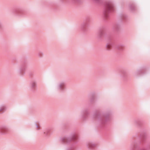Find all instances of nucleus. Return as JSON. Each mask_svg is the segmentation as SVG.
Here are the masks:
<instances>
[{"instance_id": "obj_1", "label": "nucleus", "mask_w": 150, "mask_h": 150, "mask_svg": "<svg viewBox=\"0 0 150 150\" xmlns=\"http://www.w3.org/2000/svg\"><path fill=\"white\" fill-rule=\"evenodd\" d=\"M106 48L107 50H110L111 48V45L110 44H107L106 46Z\"/></svg>"}, {"instance_id": "obj_2", "label": "nucleus", "mask_w": 150, "mask_h": 150, "mask_svg": "<svg viewBox=\"0 0 150 150\" xmlns=\"http://www.w3.org/2000/svg\"><path fill=\"white\" fill-rule=\"evenodd\" d=\"M108 8L109 9H110V10H111V9L112 8V6L111 5H110L108 6Z\"/></svg>"}]
</instances>
